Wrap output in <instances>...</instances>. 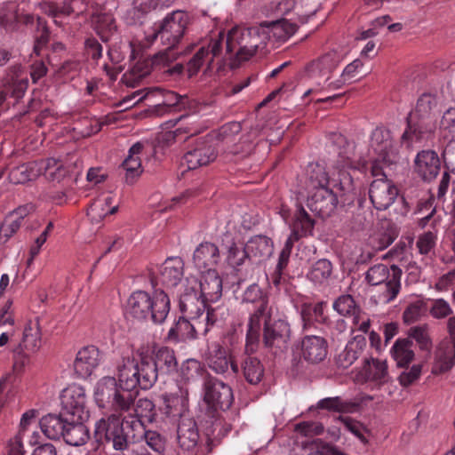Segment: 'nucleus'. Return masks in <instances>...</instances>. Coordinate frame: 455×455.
Instances as JSON below:
<instances>
[{
	"label": "nucleus",
	"instance_id": "aec40b11",
	"mask_svg": "<svg viewBox=\"0 0 455 455\" xmlns=\"http://www.w3.org/2000/svg\"><path fill=\"white\" fill-rule=\"evenodd\" d=\"M264 43L283 44L297 31V25L285 19L265 21L259 25Z\"/></svg>",
	"mask_w": 455,
	"mask_h": 455
},
{
	"label": "nucleus",
	"instance_id": "bb28decb",
	"mask_svg": "<svg viewBox=\"0 0 455 455\" xmlns=\"http://www.w3.org/2000/svg\"><path fill=\"white\" fill-rule=\"evenodd\" d=\"M100 362L99 349L94 346L84 347L76 355L74 369L78 377H89Z\"/></svg>",
	"mask_w": 455,
	"mask_h": 455
},
{
	"label": "nucleus",
	"instance_id": "680f3d73",
	"mask_svg": "<svg viewBox=\"0 0 455 455\" xmlns=\"http://www.w3.org/2000/svg\"><path fill=\"white\" fill-rule=\"evenodd\" d=\"M440 129L443 133L444 140H449L452 136L455 138V108H451L444 112L440 123Z\"/></svg>",
	"mask_w": 455,
	"mask_h": 455
},
{
	"label": "nucleus",
	"instance_id": "6ab92c4d",
	"mask_svg": "<svg viewBox=\"0 0 455 455\" xmlns=\"http://www.w3.org/2000/svg\"><path fill=\"white\" fill-rule=\"evenodd\" d=\"M205 360L208 367L216 374L224 375L229 369L235 375L239 372L238 364L228 351L219 343L213 344L209 349Z\"/></svg>",
	"mask_w": 455,
	"mask_h": 455
},
{
	"label": "nucleus",
	"instance_id": "2eb2a0df",
	"mask_svg": "<svg viewBox=\"0 0 455 455\" xmlns=\"http://www.w3.org/2000/svg\"><path fill=\"white\" fill-rule=\"evenodd\" d=\"M92 23L96 34L104 43H108L119 34L116 18L110 10L104 5L95 4L92 5Z\"/></svg>",
	"mask_w": 455,
	"mask_h": 455
},
{
	"label": "nucleus",
	"instance_id": "13d9d810",
	"mask_svg": "<svg viewBox=\"0 0 455 455\" xmlns=\"http://www.w3.org/2000/svg\"><path fill=\"white\" fill-rule=\"evenodd\" d=\"M427 304L423 300L411 303L403 313V320L406 324H411L419 320L427 312Z\"/></svg>",
	"mask_w": 455,
	"mask_h": 455
},
{
	"label": "nucleus",
	"instance_id": "c85d7f7f",
	"mask_svg": "<svg viewBox=\"0 0 455 455\" xmlns=\"http://www.w3.org/2000/svg\"><path fill=\"white\" fill-rule=\"evenodd\" d=\"M41 347V331L38 321H29L23 331L22 339L14 348V353L24 354L26 356L30 353L36 352Z\"/></svg>",
	"mask_w": 455,
	"mask_h": 455
},
{
	"label": "nucleus",
	"instance_id": "9b49d317",
	"mask_svg": "<svg viewBox=\"0 0 455 455\" xmlns=\"http://www.w3.org/2000/svg\"><path fill=\"white\" fill-rule=\"evenodd\" d=\"M329 140L332 146L337 148L338 159L335 168L339 177V189L341 191H349L352 189V177L347 171V169H356L355 163L350 156V145L345 136L338 132H332L329 136Z\"/></svg>",
	"mask_w": 455,
	"mask_h": 455
},
{
	"label": "nucleus",
	"instance_id": "9d476101",
	"mask_svg": "<svg viewBox=\"0 0 455 455\" xmlns=\"http://www.w3.org/2000/svg\"><path fill=\"white\" fill-rule=\"evenodd\" d=\"M203 390L204 403L213 411L228 410L234 402L231 387L209 373L204 377Z\"/></svg>",
	"mask_w": 455,
	"mask_h": 455
},
{
	"label": "nucleus",
	"instance_id": "f704fd0d",
	"mask_svg": "<svg viewBox=\"0 0 455 455\" xmlns=\"http://www.w3.org/2000/svg\"><path fill=\"white\" fill-rule=\"evenodd\" d=\"M69 419L62 411L60 415L48 414L41 419L40 427L49 439L59 440L62 438Z\"/></svg>",
	"mask_w": 455,
	"mask_h": 455
},
{
	"label": "nucleus",
	"instance_id": "37998d69",
	"mask_svg": "<svg viewBox=\"0 0 455 455\" xmlns=\"http://www.w3.org/2000/svg\"><path fill=\"white\" fill-rule=\"evenodd\" d=\"M199 323H191L180 316L168 332V339L175 342L187 341L196 338V327Z\"/></svg>",
	"mask_w": 455,
	"mask_h": 455
},
{
	"label": "nucleus",
	"instance_id": "72a5a7b5",
	"mask_svg": "<svg viewBox=\"0 0 455 455\" xmlns=\"http://www.w3.org/2000/svg\"><path fill=\"white\" fill-rule=\"evenodd\" d=\"M114 201L110 194H104L95 198L87 210V216L92 223L100 222L109 214L117 212V206L112 205Z\"/></svg>",
	"mask_w": 455,
	"mask_h": 455
},
{
	"label": "nucleus",
	"instance_id": "49530a36",
	"mask_svg": "<svg viewBox=\"0 0 455 455\" xmlns=\"http://www.w3.org/2000/svg\"><path fill=\"white\" fill-rule=\"evenodd\" d=\"M242 372L245 380L251 385L259 384L264 377V366L253 356H246L242 362Z\"/></svg>",
	"mask_w": 455,
	"mask_h": 455
},
{
	"label": "nucleus",
	"instance_id": "7ed1b4c3",
	"mask_svg": "<svg viewBox=\"0 0 455 455\" xmlns=\"http://www.w3.org/2000/svg\"><path fill=\"white\" fill-rule=\"evenodd\" d=\"M188 24V15L182 11H174L166 15L159 23H155L148 42L153 43L160 38L161 43L166 46L164 51L158 52L153 60L156 65L168 66L177 59L180 53L177 51L178 45L185 35Z\"/></svg>",
	"mask_w": 455,
	"mask_h": 455
},
{
	"label": "nucleus",
	"instance_id": "39448f33",
	"mask_svg": "<svg viewBox=\"0 0 455 455\" xmlns=\"http://www.w3.org/2000/svg\"><path fill=\"white\" fill-rule=\"evenodd\" d=\"M170 312V299L164 291H156L152 298L144 291H136L127 301V314L138 322L148 318L155 323H162Z\"/></svg>",
	"mask_w": 455,
	"mask_h": 455
},
{
	"label": "nucleus",
	"instance_id": "c03bdc74",
	"mask_svg": "<svg viewBox=\"0 0 455 455\" xmlns=\"http://www.w3.org/2000/svg\"><path fill=\"white\" fill-rule=\"evenodd\" d=\"M413 341L411 339H398L393 347L392 355L400 368L407 367L414 359Z\"/></svg>",
	"mask_w": 455,
	"mask_h": 455
},
{
	"label": "nucleus",
	"instance_id": "5fc2aeb1",
	"mask_svg": "<svg viewBox=\"0 0 455 455\" xmlns=\"http://www.w3.org/2000/svg\"><path fill=\"white\" fill-rule=\"evenodd\" d=\"M413 243L411 237H402L400 241L387 254V257L399 262H407L411 255V248Z\"/></svg>",
	"mask_w": 455,
	"mask_h": 455
},
{
	"label": "nucleus",
	"instance_id": "b1692460",
	"mask_svg": "<svg viewBox=\"0 0 455 455\" xmlns=\"http://www.w3.org/2000/svg\"><path fill=\"white\" fill-rule=\"evenodd\" d=\"M216 158L214 148L204 142L197 141L195 147L188 150L182 158V164L188 170H194L213 162Z\"/></svg>",
	"mask_w": 455,
	"mask_h": 455
},
{
	"label": "nucleus",
	"instance_id": "4d7b16f0",
	"mask_svg": "<svg viewBox=\"0 0 455 455\" xmlns=\"http://www.w3.org/2000/svg\"><path fill=\"white\" fill-rule=\"evenodd\" d=\"M408 335L407 339H414L421 350L427 352L431 350L432 340L428 334L427 324L411 327L408 331Z\"/></svg>",
	"mask_w": 455,
	"mask_h": 455
},
{
	"label": "nucleus",
	"instance_id": "ea45409f",
	"mask_svg": "<svg viewBox=\"0 0 455 455\" xmlns=\"http://www.w3.org/2000/svg\"><path fill=\"white\" fill-rule=\"evenodd\" d=\"M315 227V220L306 212V210L300 206L293 218L291 225V236L292 239L299 240L302 237L312 235Z\"/></svg>",
	"mask_w": 455,
	"mask_h": 455
},
{
	"label": "nucleus",
	"instance_id": "0e129e2a",
	"mask_svg": "<svg viewBox=\"0 0 455 455\" xmlns=\"http://www.w3.org/2000/svg\"><path fill=\"white\" fill-rule=\"evenodd\" d=\"M333 307L341 315H353L355 302L351 295H341L335 300Z\"/></svg>",
	"mask_w": 455,
	"mask_h": 455
},
{
	"label": "nucleus",
	"instance_id": "603ef678",
	"mask_svg": "<svg viewBox=\"0 0 455 455\" xmlns=\"http://www.w3.org/2000/svg\"><path fill=\"white\" fill-rule=\"evenodd\" d=\"M332 273V265L330 260L322 259L317 260L307 273L310 282L323 283L328 282Z\"/></svg>",
	"mask_w": 455,
	"mask_h": 455
},
{
	"label": "nucleus",
	"instance_id": "69168bd1",
	"mask_svg": "<svg viewBox=\"0 0 455 455\" xmlns=\"http://www.w3.org/2000/svg\"><path fill=\"white\" fill-rule=\"evenodd\" d=\"M404 368L405 370L401 372L398 380L401 386L407 387L419 379L422 367L420 364H413L411 368L408 366Z\"/></svg>",
	"mask_w": 455,
	"mask_h": 455
},
{
	"label": "nucleus",
	"instance_id": "2f4dec72",
	"mask_svg": "<svg viewBox=\"0 0 455 455\" xmlns=\"http://www.w3.org/2000/svg\"><path fill=\"white\" fill-rule=\"evenodd\" d=\"M398 232L396 228L391 225H382L369 239L367 245L371 248V251L367 252L368 258H371L379 251L387 248L397 237Z\"/></svg>",
	"mask_w": 455,
	"mask_h": 455
},
{
	"label": "nucleus",
	"instance_id": "6e6d98bb",
	"mask_svg": "<svg viewBox=\"0 0 455 455\" xmlns=\"http://www.w3.org/2000/svg\"><path fill=\"white\" fill-rule=\"evenodd\" d=\"M361 347L357 343L349 342L344 350L336 357V363L339 367L347 369L351 366L358 358Z\"/></svg>",
	"mask_w": 455,
	"mask_h": 455
},
{
	"label": "nucleus",
	"instance_id": "a211bd4d",
	"mask_svg": "<svg viewBox=\"0 0 455 455\" xmlns=\"http://www.w3.org/2000/svg\"><path fill=\"white\" fill-rule=\"evenodd\" d=\"M337 205L338 196L329 187L311 191L307 198V207L322 219L331 216Z\"/></svg>",
	"mask_w": 455,
	"mask_h": 455
},
{
	"label": "nucleus",
	"instance_id": "052dcab7",
	"mask_svg": "<svg viewBox=\"0 0 455 455\" xmlns=\"http://www.w3.org/2000/svg\"><path fill=\"white\" fill-rule=\"evenodd\" d=\"M36 28L39 35H37L36 38L34 52L36 55H39L41 49L44 47L49 42L50 30L46 20L41 17H37L36 19Z\"/></svg>",
	"mask_w": 455,
	"mask_h": 455
},
{
	"label": "nucleus",
	"instance_id": "c756f323",
	"mask_svg": "<svg viewBox=\"0 0 455 455\" xmlns=\"http://www.w3.org/2000/svg\"><path fill=\"white\" fill-rule=\"evenodd\" d=\"M359 406V403L344 400L340 396H333L319 400L315 405L309 407V411L312 412L326 411L336 413H352L357 411Z\"/></svg>",
	"mask_w": 455,
	"mask_h": 455
},
{
	"label": "nucleus",
	"instance_id": "774afa93",
	"mask_svg": "<svg viewBox=\"0 0 455 455\" xmlns=\"http://www.w3.org/2000/svg\"><path fill=\"white\" fill-rule=\"evenodd\" d=\"M447 140L448 142L443 152V157L447 168L455 173V138L452 136V138Z\"/></svg>",
	"mask_w": 455,
	"mask_h": 455
},
{
	"label": "nucleus",
	"instance_id": "cd10ccee",
	"mask_svg": "<svg viewBox=\"0 0 455 455\" xmlns=\"http://www.w3.org/2000/svg\"><path fill=\"white\" fill-rule=\"evenodd\" d=\"M177 439L184 451H193L199 441V432L192 418L181 416L177 427Z\"/></svg>",
	"mask_w": 455,
	"mask_h": 455
},
{
	"label": "nucleus",
	"instance_id": "473e14b6",
	"mask_svg": "<svg viewBox=\"0 0 455 455\" xmlns=\"http://www.w3.org/2000/svg\"><path fill=\"white\" fill-rule=\"evenodd\" d=\"M245 245L251 260L256 262H261L269 258L274 250L272 240L261 235L251 237Z\"/></svg>",
	"mask_w": 455,
	"mask_h": 455
},
{
	"label": "nucleus",
	"instance_id": "bf43d9fd",
	"mask_svg": "<svg viewBox=\"0 0 455 455\" xmlns=\"http://www.w3.org/2000/svg\"><path fill=\"white\" fill-rule=\"evenodd\" d=\"M163 98L162 103L173 111L185 109L189 103L188 96L180 95L172 91H163Z\"/></svg>",
	"mask_w": 455,
	"mask_h": 455
},
{
	"label": "nucleus",
	"instance_id": "f257e3e1",
	"mask_svg": "<svg viewBox=\"0 0 455 455\" xmlns=\"http://www.w3.org/2000/svg\"><path fill=\"white\" fill-rule=\"evenodd\" d=\"M267 45L259 27L244 28L236 26L227 35L220 32L211 39L207 46H202L188 63L189 76L196 75L204 62L210 68L213 60L229 62L232 68L251 59L259 49Z\"/></svg>",
	"mask_w": 455,
	"mask_h": 455
},
{
	"label": "nucleus",
	"instance_id": "58836bf2",
	"mask_svg": "<svg viewBox=\"0 0 455 455\" xmlns=\"http://www.w3.org/2000/svg\"><path fill=\"white\" fill-rule=\"evenodd\" d=\"M143 149V145L140 142L135 143L129 150L128 156L122 164L125 170V180L128 184H132L136 179L142 173L141 160L140 155Z\"/></svg>",
	"mask_w": 455,
	"mask_h": 455
},
{
	"label": "nucleus",
	"instance_id": "a18cd8bd",
	"mask_svg": "<svg viewBox=\"0 0 455 455\" xmlns=\"http://www.w3.org/2000/svg\"><path fill=\"white\" fill-rule=\"evenodd\" d=\"M119 389V381L113 377H104L96 387L94 395L100 406L110 403Z\"/></svg>",
	"mask_w": 455,
	"mask_h": 455
},
{
	"label": "nucleus",
	"instance_id": "393cba45",
	"mask_svg": "<svg viewBox=\"0 0 455 455\" xmlns=\"http://www.w3.org/2000/svg\"><path fill=\"white\" fill-rule=\"evenodd\" d=\"M222 246L227 251L226 262L234 271L239 272L240 267L251 260L246 245H239L230 233L223 235Z\"/></svg>",
	"mask_w": 455,
	"mask_h": 455
},
{
	"label": "nucleus",
	"instance_id": "4be33fe9",
	"mask_svg": "<svg viewBox=\"0 0 455 455\" xmlns=\"http://www.w3.org/2000/svg\"><path fill=\"white\" fill-rule=\"evenodd\" d=\"M207 302L196 286L187 288L180 298V309L192 320L204 315Z\"/></svg>",
	"mask_w": 455,
	"mask_h": 455
},
{
	"label": "nucleus",
	"instance_id": "5701e85b",
	"mask_svg": "<svg viewBox=\"0 0 455 455\" xmlns=\"http://www.w3.org/2000/svg\"><path fill=\"white\" fill-rule=\"evenodd\" d=\"M415 172L424 180L430 181L436 178L441 170V161L434 150H422L416 156Z\"/></svg>",
	"mask_w": 455,
	"mask_h": 455
},
{
	"label": "nucleus",
	"instance_id": "6e6552de",
	"mask_svg": "<svg viewBox=\"0 0 455 455\" xmlns=\"http://www.w3.org/2000/svg\"><path fill=\"white\" fill-rule=\"evenodd\" d=\"M220 260L218 246L211 242H203L196 246L193 252L192 261L200 273L199 284H222V279L216 269Z\"/></svg>",
	"mask_w": 455,
	"mask_h": 455
},
{
	"label": "nucleus",
	"instance_id": "0eeeda50",
	"mask_svg": "<svg viewBox=\"0 0 455 455\" xmlns=\"http://www.w3.org/2000/svg\"><path fill=\"white\" fill-rule=\"evenodd\" d=\"M235 292L242 294V300L248 303L260 302L257 310L250 316L246 334L245 352L252 354L259 345V331L261 319L267 305V288L260 286H238Z\"/></svg>",
	"mask_w": 455,
	"mask_h": 455
},
{
	"label": "nucleus",
	"instance_id": "a19ab883",
	"mask_svg": "<svg viewBox=\"0 0 455 455\" xmlns=\"http://www.w3.org/2000/svg\"><path fill=\"white\" fill-rule=\"evenodd\" d=\"M156 374H170L175 372L178 367V362L173 349L167 347H161L155 352L152 357Z\"/></svg>",
	"mask_w": 455,
	"mask_h": 455
},
{
	"label": "nucleus",
	"instance_id": "4c0bfd02",
	"mask_svg": "<svg viewBox=\"0 0 455 455\" xmlns=\"http://www.w3.org/2000/svg\"><path fill=\"white\" fill-rule=\"evenodd\" d=\"M138 394V389H129L119 385V389L109 403L110 408L115 412L114 414L119 415L122 418L124 413H131L130 411L132 410Z\"/></svg>",
	"mask_w": 455,
	"mask_h": 455
},
{
	"label": "nucleus",
	"instance_id": "338daca9",
	"mask_svg": "<svg viewBox=\"0 0 455 455\" xmlns=\"http://www.w3.org/2000/svg\"><path fill=\"white\" fill-rule=\"evenodd\" d=\"M164 405L160 410L167 417H175L180 414V411L176 408L181 402V398L172 395H162Z\"/></svg>",
	"mask_w": 455,
	"mask_h": 455
},
{
	"label": "nucleus",
	"instance_id": "20e7f679",
	"mask_svg": "<svg viewBox=\"0 0 455 455\" xmlns=\"http://www.w3.org/2000/svg\"><path fill=\"white\" fill-rule=\"evenodd\" d=\"M139 358H123L117 365L119 385L125 388L147 390L157 380V374L152 356L140 353Z\"/></svg>",
	"mask_w": 455,
	"mask_h": 455
},
{
	"label": "nucleus",
	"instance_id": "79ce46f5",
	"mask_svg": "<svg viewBox=\"0 0 455 455\" xmlns=\"http://www.w3.org/2000/svg\"><path fill=\"white\" fill-rule=\"evenodd\" d=\"M455 364V345L443 340L435 353V369L439 373L449 371Z\"/></svg>",
	"mask_w": 455,
	"mask_h": 455
},
{
	"label": "nucleus",
	"instance_id": "3c124183",
	"mask_svg": "<svg viewBox=\"0 0 455 455\" xmlns=\"http://www.w3.org/2000/svg\"><path fill=\"white\" fill-rule=\"evenodd\" d=\"M41 10L44 14L52 17L57 26H61L60 19L69 16L74 12L73 7L68 1L60 5L52 2L44 3L41 4Z\"/></svg>",
	"mask_w": 455,
	"mask_h": 455
},
{
	"label": "nucleus",
	"instance_id": "8fccbe9b",
	"mask_svg": "<svg viewBox=\"0 0 455 455\" xmlns=\"http://www.w3.org/2000/svg\"><path fill=\"white\" fill-rule=\"evenodd\" d=\"M308 187L312 191L320 188H328L330 178L325 167L318 163L310 164L307 168Z\"/></svg>",
	"mask_w": 455,
	"mask_h": 455
},
{
	"label": "nucleus",
	"instance_id": "dca6fc26",
	"mask_svg": "<svg viewBox=\"0 0 455 455\" xmlns=\"http://www.w3.org/2000/svg\"><path fill=\"white\" fill-rule=\"evenodd\" d=\"M25 3L8 1L0 7V25L7 31H14L20 24H30L34 16L25 10Z\"/></svg>",
	"mask_w": 455,
	"mask_h": 455
},
{
	"label": "nucleus",
	"instance_id": "423d86ee",
	"mask_svg": "<svg viewBox=\"0 0 455 455\" xmlns=\"http://www.w3.org/2000/svg\"><path fill=\"white\" fill-rule=\"evenodd\" d=\"M129 419L120 418L119 415L110 414L101 418L95 424L94 437L101 444L110 445L114 450L124 451L130 444L135 445L132 440V434L125 433L124 425L130 428Z\"/></svg>",
	"mask_w": 455,
	"mask_h": 455
},
{
	"label": "nucleus",
	"instance_id": "c9c22d12",
	"mask_svg": "<svg viewBox=\"0 0 455 455\" xmlns=\"http://www.w3.org/2000/svg\"><path fill=\"white\" fill-rule=\"evenodd\" d=\"M44 163L32 161L12 168L9 173L11 182L21 184L36 179L43 173Z\"/></svg>",
	"mask_w": 455,
	"mask_h": 455
},
{
	"label": "nucleus",
	"instance_id": "e2e57ef3",
	"mask_svg": "<svg viewBox=\"0 0 455 455\" xmlns=\"http://www.w3.org/2000/svg\"><path fill=\"white\" fill-rule=\"evenodd\" d=\"M295 431L307 437L320 435L324 432V427L321 422L304 421L295 426Z\"/></svg>",
	"mask_w": 455,
	"mask_h": 455
},
{
	"label": "nucleus",
	"instance_id": "7c9ffc66",
	"mask_svg": "<svg viewBox=\"0 0 455 455\" xmlns=\"http://www.w3.org/2000/svg\"><path fill=\"white\" fill-rule=\"evenodd\" d=\"M337 65L336 54L328 52L311 61L306 68V73L312 79L325 77L324 81L326 82L330 79V75L336 68Z\"/></svg>",
	"mask_w": 455,
	"mask_h": 455
},
{
	"label": "nucleus",
	"instance_id": "1a4fd4ad",
	"mask_svg": "<svg viewBox=\"0 0 455 455\" xmlns=\"http://www.w3.org/2000/svg\"><path fill=\"white\" fill-rule=\"evenodd\" d=\"M183 260L179 258H169L160 267L156 274L151 268H148L145 273L135 276V283L149 284H179L183 278Z\"/></svg>",
	"mask_w": 455,
	"mask_h": 455
},
{
	"label": "nucleus",
	"instance_id": "864d4df0",
	"mask_svg": "<svg viewBox=\"0 0 455 455\" xmlns=\"http://www.w3.org/2000/svg\"><path fill=\"white\" fill-rule=\"evenodd\" d=\"M41 163L45 164L43 167L42 174H44L49 180L60 182L68 173L67 168L54 158L41 160Z\"/></svg>",
	"mask_w": 455,
	"mask_h": 455
},
{
	"label": "nucleus",
	"instance_id": "f3484780",
	"mask_svg": "<svg viewBox=\"0 0 455 455\" xmlns=\"http://www.w3.org/2000/svg\"><path fill=\"white\" fill-rule=\"evenodd\" d=\"M397 196V188L387 178H379L371 183L370 200L378 211L387 210L395 202Z\"/></svg>",
	"mask_w": 455,
	"mask_h": 455
},
{
	"label": "nucleus",
	"instance_id": "09e8293b",
	"mask_svg": "<svg viewBox=\"0 0 455 455\" xmlns=\"http://www.w3.org/2000/svg\"><path fill=\"white\" fill-rule=\"evenodd\" d=\"M363 371L368 380L384 384L387 381V364L379 359H365Z\"/></svg>",
	"mask_w": 455,
	"mask_h": 455
},
{
	"label": "nucleus",
	"instance_id": "a878e982",
	"mask_svg": "<svg viewBox=\"0 0 455 455\" xmlns=\"http://www.w3.org/2000/svg\"><path fill=\"white\" fill-rule=\"evenodd\" d=\"M328 353V343L323 337L307 335L301 340V355L308 363H317L324 360Z\"/></svg>",
	"mask_w": 455,
	"mask_h": 455
},
{
	"label": "nucleus",
	"instance_id": "f03ea898",
	"mask_svg": "<svg viewBox=\"0 0 455 455\" xmlns=\"http://www.w3.org/2000/svg\"><path fill=\"white\" fill-rule=\"evenodd\" d=\"M438 101L435 94L423 93L407 116V125L401 136V144L411 148L427 142L436 129Z\"/></svg>",
	"mask_w": 455,
	"mask_h": 455
},
{
	"label": "nucleus",
	"instance_id": "4468645a",
	"mask_svg": "<svg viewBox=\"0 0 455 455\" xmlns=\"http://www.w3.org/2000/svg\"><path fill=\"white\" fill-rule=\"evenodd\" d=\"M371 148L384 164H395L398 159V148L391 132L385 127H376L371 135Z\"/></svg>",
	"mask_w": 455,
	"mask_h": 455
},
{
	"label": "nucleus",
	"instance_id": "de8ad7c7",
	"mask_svg": "<svg viewBox=\"0 0 455 455\" xmlns=\"http://www.w3.org/2000/svg\"><path fill=\"white\" fill-rule=\"evenodd\" d=\"M132 411L133 412L125 416V419H129V420H132L134 419L141 421L142 419H145L149 422H153L156 419V405L153 401L148 398L144 397L140 398L137 401L135 400Z\"/></svg>",
	"mask_w": 455,
	"mask_h": 455
},
{
	"label": "nucleus",
	"instance_id": "412c9836",
	"mask_svg": "<svg viewBox=\"0 0 455 455\" xmlns=\"http://www.w3.org/2000/svg\"><path fill=\"white\" fill-rule=\"evenodd\" d=\"M130 424L132 431V440L135 444L141 440H145L147 445L158 453L164 452L166 446V439L157 431L146 430L141 420L132 419L127 421Z\"/></svg>",
	"mask_w": 455,
	"mask_h": 455
},
{
	"label": "nucleus",
	"instance_id": "ddd939ff",
	"mask_svg": "<svg viewBox=\"0 0 455 455\" xmlns=\"http://www.w3.org/2000/svg\"><path fill=\"white\" fill-rule=\"evenodd\" d=\"M289 336L290 327L286 322L283 320L272 322L269 316L265 319L263 344L272 354H282L287 349Z\"/></svg>",
	"mask_w": 455,
	"mask_h": 455
},
{
	"label": "nucleus",
	"instance_id": "e433bc0d",
	"mask_svg": "<svg viewBox=\"0 0 455 455\" xmlns=\"http://www.w3.org/2000/svg\"><path fill=\"white\" fill-rule=\"evenodd\" d=\"M84 420L69 419L63 434V440L71 446H81L90 439L88 427L84 424Z\"/></svg>",
	"mask_w": 455,
	"mask_h": 455
},
{
	"label": "nucleus",
	"instance_id": "f8f14e48",
	"mask_svg": "<svg viewBox=\"0 0 455 455\" xmlns=\"http://www.w3.org/2000/svg\"><path fill=\"white\" fill-rule=\"evenodd\" d=\"M60 399L63 415L75 420H86L89 418L87 397L83 387L69 386L63 390Z\"/></svg>",
	"mask_w": 455,
	"mask_h": 455
}]
</instances>
